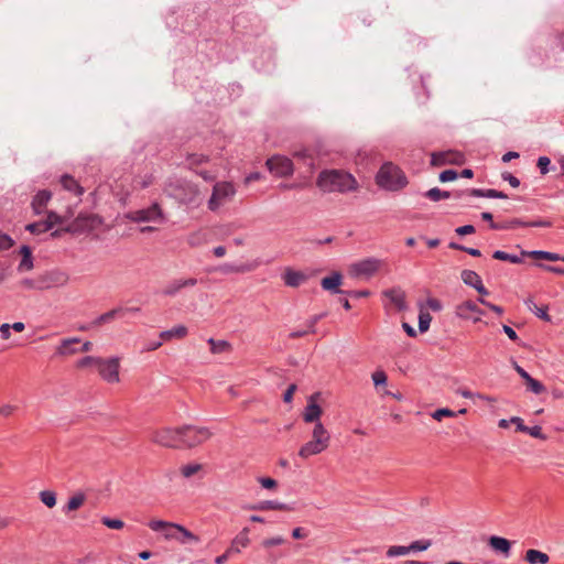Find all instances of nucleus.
I'll use <instances>...</instances> for the list:
<instances>
[{"label": "nucleus", "mask_w": 564, "mask_h": 564, "mask_svg": "<svg viewBox=\"0 0 564 564\" xmlns=\"http://www.w3.org/2000/svg\"><path fill=\"white\" fill-rule=\"evenodd\" d=\"M482 219L488 223L494 230H516L519 228H549L553 221L547 219L524 220L513 217L510 219L501 218V214H481Z\"/></svg>", "instance_id": "f257e3e1"}, {"label": "nucleus", "mask_w": 564, "mask_h": 564, "mask_svg": "<svg viewBox=\"0 0 564 564\" xmlns=\"http://www.w3.org/2000/svg\"><path fill=\"white\" fill-rule=\"evenodd\" d=\"M317 185L325 192H349L357 187V181L347 172L330 170L319 174Z\"/></svg>", "instance_id": "f03ea898"}, {"label": "nucleus", "mask_w": 564, "mask_h": 564, "mask_svg": "<svg viewBox=\"0 0 564 564\" xmlns=\"http://www.w3.org/2000/svg\"><path fill=\"white\" fill-rule=\"evenodd\" d=\"M51 236H58L61 231H77L79 229V225L73 224L68 220L66 216H61L59 214H47V218L42 221L32 223L26 226V230H29L33 235H41L47 231L53 230Z\"/></svg>", "instance_id": "7ed1b4c3"}, {"label": "nucleus", "mask_w": 564, "mask_h": 564, "mask_svg": "<svg viewBox=\"0 0 564 564\" xmlns=\"http://www.w3.org/2000/svg\"><path fill=\"white\" fill-rule=\"evenodd\" d=\"M330 444V434L323 423H316L312 431V438L303 444L299 451V456L307 459L311 456L318 455L326 451Z\"/></svg>", "instance_id": "20e7f679"}, {"label": "nucleus", "mask_w": 564, "mask_h": 564, "mask_svg": "<svg viewBox=\"0 0 564 564\" xmlns=\"http://www.w3.org/2000/svg\"><path fill=\"white\" fill-rule=\"evenodd\" d=\"M376 182L387 191H399L408 184V178L399 166L388 162L378 171Z\"/></svg>", "instance_id": "39448f33"}, {"label": "nucleus", "mask_w": 564, "mask_h": 564, "mask_svg": "<svg viewBox=\"0 0 564 564\" xmlns=\"http://www.w3.org/2000/svg\"><path fill=\"white\" fill-rule=\"evenodd\" d=\"M165 193L180 203L184 205H192L193 207L196 206V202L198 200V191L196 186L183 180L170 182L165 188Z\"/></svg>", "instance_id": "423d86ee"}, {"label": "nucleus", "mask_w": 564, "mask_h": 564, "mask_svg": "<svg viewBox=\"0 0 564 564\" xmlns=\"http://www.w3.org/2000/svg\"><path fill=\"white\" fill-rule=\"evenodd\" d=\"M181 446L195 447L206 442L212 433L207 427L184 425L180 427Z\"/></svg>", "instance_id": "0eeeda50"}, {"label": "nucleus", "mask_w": 564, "mask_h": 564, "mask_svg": "<svg viewBox=\"0 0 564 564\" xmlns=\"http://www.w3.org/2000/svg\"><path fill=\"white\" fill-rule=\"evenodd\" d=\"M236 194V188L230 182H217L214 185L212 196L208 200V208L216 210L231 200Z\"/></svg>", "instance_id": "6e6552de"}, {"label": "nucleus", "mask_w": 564, "mask_h": 564, "mask_svg": "<svg viewBox=\"0 0 564 564\" xmlns=\"http://www.w3.org/2000/svg\"><path fill=\"white\" fill-rule=\"evenodd\" d=\"M126 216L139 225L141 232H152L165 221L164 214H126Z\"/></svg>", "instance_id": "1a4fd4ad"}, {"label": "nucleus", "mask_w": 564, "mask_h": 564, "mask_svg": "<svg viewBox=\"0 0 564 564\" xmlns=\"http://www.w3.org/2000/svg\"><path fill=\"white\" fill-rule=\"evenodd\" d=\"M382 264V261L377 258H367L355 262L349 268V273L354 278H371L378 272Z\"/></svg>", "instance_id": "9d476101"}, {"label": "nucleus", "mask_w": 564, "mask_h": 564, "mask_svg": "<svg viewBox=\"0 0 564 564\" xmlns=\"http://www.w3.org/2000/svg\"><path fill=\"white\" fill-rule=\"evenodd\" d=\"M152 442L164 447H181L180 427H163L153 432Z\"/></svg>", "instance_id": "9b49d317"}, {"label": "nucleus", "mask_w": 564, "mask_h": 564, "mask_svg": "<svg viewBox=\"0 0 564 564\" xmlns=\"http://www.w3.org/2000/svg\"><path fill=\"white\" fill-rule=\"evenodd\" d=\"M119 358L112 357L109 359H99L97 370L99 376L108 383H117L120 381L119 377Z\"/></svg>", "instance_id": "f8f14e48"}, {"label": "nucleus", "mask_w": 564, "mask_h": 564, "mask_svg": "<svg viewBox=\"0 0 564 564\" xmlns=\"http://www.w3.org/2000/svg\"><path fill=\"white\" fill-rule=\"evenodd\" d=\"M42 291L65 286L69 282V275L59 269L46 271L40 274Z\"/></svg>", "instance_id": "ddd939ff"}, {"label": "nucleus", "mask_w": 564, "mask_h": 564, "mask_svg": "<svg viewBox=\"0 0 564 564\" xmlns=\"http://www.w3.org/2000/svg\"><path fill=\"white\" fill-rule=\"evenodd\" d=\"M269 171L279 177L289 176L293 173L292 161L283 155H273L267 160Z\"/></svg>", "instance_id": "4468645a"}, {"label": "nucleus", "mask_w": 564, "mask_h": 564, "mask_svg": "<svg viewBox=\"0 0 564 564\" xmlns=\"http://www.w3.org/2000/svg\"><path fill=\"white\" fill-rule=\"evenodd\" d=\"M484 311L478 307L477 303L467 300L455 306V315L465 321H473L477 323L480 321Z\"/></svg>", "instance_id": "2eb2a0df"}, {"label": "nucleus", "mask_w": 564, "mask_h": 564, "mask_svg": "<svg viewBox=\"0 0 564 564\" xmlns=\"http://www.w3.org/2000/svg\"><path fill=\"white\" fill-rule=\"evenodd\" d=\"M319 393H314L308 398L307 404L303 412V420L306 423H322L321 415L323 414L322 408L317 404Z\"/></svg>", "instance_id": "dca6fc26"}, {"label": "nucleus", "mask_w": 564, "mask_h": 564, "mask_svg": "<svg viewBox=\"0 0 564 564\" xmlns=\"http://www.w3.org/2000/svg\"><path fill=\"white\" fill-rule=\"evenodd\" d=\"M149 527L155 532H161L166 540H178L180 532L177 527L180 524L163 520H152L149 522Z\"/></svg>", "instance_id": "f3484780"}, {"label": "nucleus", "mask_w": 564, "mask_h": 564, "mask_svg": "<svg viewBox=\"0 0 564 564\" xmlns=\"http://www.w3.org/2000/svg\"><path fill=\"white\" fill-rule=\"evenodd\" d=\"M197 284V279L188 278V279H175L170 281L165 288L162 290V294L164 296L174 297L176 296L183 289L192 288Z\"/></svg>", "instance_id": "a211bd4d"}, {"label": "nucleus", "mask_w": 564, "mask_h": 564, "mask_svg": "<svg viewBox=\"0 0 564 564\" xmlns=\"http://www.w3.org/2000/svg\"><path fill=\"white\" fill-rule=\"evenodd\" d=\"M260 264V260H253L251 262L241 264L223 263L216 268V271L223 274L246 273L256 270Z\"/></svg>", "instance_id": "6ab92c4d"}, {"label": "nucleus", "mask_w": 564, "mask_h": 564, "mask_svg": "<svg viewBox=\"0 0 564 564\" xmlns=\"http://www.w3.org/2000/svg\"><path fill=\"white\" fill-rule=\"evenodd\" d=\"M462 162V154L456 151L434 152L431 155L432 165L458 164Z\"/></svg>", "instance_id": "aec40b11"}, {"label": "nucleus", "mask_w": 564, "mask_h": 564, "mask_svg": "<svg viewBox=\"0 0 564 564\" xmlns=\"http://www.w3.org/2000/svg\"><path fill=\"white\" fill-rule=\"evenodd\" d=\"M249 510L267 511V510H282V511H294L293 505L280 502L276 500H262L252 506L246 507Z\"/></svg>", "instance_id": "412c9836"}, {"label": "nucleus", "mask_w": 564, "mask_h": 564, "mask_svg": "<svg viewBox=\"0 0 564 564\" xmlns=\"http://www.w3.org/2000/svg\"><path fill=\"white\" fill-rule=\"evenodd\" d=\"M488 545L496 553L503 555V557L507 558L510 556L511 542L509 540H507L506 538L492 535L488 540Z\"/></svg>", "instance_id": "4be33fe9"}, {"label": "nucleus", "mask_w": 564, "mask_h": 564, "mask_svg": "<svg viewBox=\"0 0 564 564\" xmlns=\"http://www.w3.org/2000/svg\"><path fill=\"white\" fill-rule=\"evenodd\" d=\"M341 281L343 275L339 272H333L330 275L322 279L321 285L324 290L333 294H341L344 293V291L339 289Z\"/></svg>", "instance_id": "5701e85b"}, {"label": "nucleus", "mask_w": 564, "mask_h": 564, "mask_svg": "<svg viewBox=\"0 0 564 564\" xmlns=\"http://www.w3.org/2000/svg\"><path fill=\"white\" fill-rule=\"evenodd\" d=\"M383 295L389 299V301L399 310V311H405L406 310V303H405V292L401 290L400 288H393L383 291Z\"/></svg>", "instance_id": "b1692460"}, {"label": "nucleus", "mask_w": 564, "mask_h": 564, "mask_svg": "<svg viewBox=\"0 0 564 564\" xmlns=\"http://www.w3.org/2000/svg\"><path fill=\"white\" fill-rule=\"evenodd\" d=\"M250 529L243 528L231 541V545L228 549V552L231 553H240L241 549L248 546L250 543L249 539Z\"/></svg>", "instance_id": "393cba45"}, {"label": "nucleus", "mask_w": 564, "mask_h": 564, "mask_svg": "<svg viewBox=\"0 0 564 564\" xmlns=\"http://www.w3.org/2000/svg\"><path fill=\"white\" fill-rule=\"evenodd\" d=\"M522 256H527L529 258L538 259V260H547V261H563L564 262V256H561L560 253L544 251V250H522Z\"/></svg>", "instance_id": "a878e982"}, {"label": "nucleus", "mask_w": 564, "mask_h": 564, "mask_svg": "<svg viewBox=\"0 0 564 564\" xmlns=\"http://www.w3.org/2000/svg\"><path fill=\"white\" fill-rule=\"evenodd\" d=\"M59 183L65 191L76 196H80L84 193V187L69 174L62 175Z\"/></svg>", "instance_id": "bb28decb"}, {"label": "nucleus", "mask_w": 564, "mask_h": 564, "mask_svg": "<svg viewBox=\"0 0 564 564\" xmlns=\"http://www.w3.org/2000/svg\"><path fill=\"white\" fill-rule=\"evenodd\" d=\"M467 197H486V198H507L508 196L503 192L497 189H468L463 193Z\"/></svg>", "instance_id": "cd10ccee"}, {"label": "nucleus", "mask_w": 564, "mask_h": 564, "mask_svg": "<svg viewBox=\"0 0 564 564\" xmlns=\"http://www.w3.org/2000/svg\"><path fill=\"white\" fill-rule=\"evenodd\" d=\"M80 343V339L77 337L66 338L61 341V345L57 347V354L61 356H69L78 352L76 346Z\"/></svg>", "instance_id": "c85d7f7f"}, {"label": "nucleus", "mask_w": 564, "mask_h": 564, "mask_svg": "<svg viewBox=\"0 0 564 564\" xmlns=\"http://www.w3.org/2000/svg\"><path fill=\"white\" fill-rule=\"evenodd\" d=\"M306 280V275L300 271H294L292 269H286L283 274V281L285 285L291 288H296L301 285Z\"/></svg>", "instance_id": "c756f323"}, {"label": "nucleus", "mask_w": 564, "mask_h": 564, "mask_svg": "<svg viewBox=\"0 0 564 564\" xmlns=\"http://www.w3.org/2000/svg\"><path fill=\"white\" fill-rule=\"evenodd\" d=\"M52 198V193L47 189L39 191L37 194L32 199V208L33 212H40L42 208L46 206V204Z\"/></svg>", "instance_id": "7c9ffc66"}, {"label": "nucleus", "mask_w": 564, "mask_h": 564, "mask_svg": "<svg viewBox=\"0 0 564 564\" xmlns=\"http://www.w3.org/2000/svg\"><path fill=\"white\" fill-rule=\"evenodd\" d=\"M525 561L530 564H546L550 557L546 553L539 550L530 549L525 552Z\"/></svg>", "instance_id": "2f4dec72"}, {"label": "nucleus", "mask_w": 564, "mask_h": 564, "mask_svg": "<svg viewBox=\"0 0 564 564\" xmlns=\"http://www.w3.org/2000/svg\"><path fill=\"white\" fill-rule=\"evenodd\" d=\"M524 304L528 310L532 312L536 317L543 319L544 322H551V316L547 314V306L539 307L532 299H527Z\"/></svg>", "instance_id": "473e14b6"}, {"label": "nucleus", "mask_w": 564, "mask_h": 564, "mask_svg": "<svg viewBox=\"0 0 564 564\" xmlns=\"http://www.w3.org/2000/svg\"><path fill=\"white\" fill-rule=\"evenodd\" d=\"M187 335V328L184 325L174 326L171 329L163 330L160 333V338L163 340H170L172 338H183Z\"/></svg>", "instance_id": "72a5a7b5"}, {"label": "nucleus", "mask_w": 564, "mask_h": 564, "mask_svg": "<svg viewBox=\"0 0 564 564\" xmlns=\"http://www.w3.org/2000/svg\"><path fill=\"white\" fill-rule=\"evenodd\" d=\"M424 196L433 202H438L441 199L449 198L452 196L459 197L457 193H451L447 191H442L438 187H434L425 192Z\"/></svg>", "instance_id": "f704fd0d"}, {"label": "nucleus", "mask_w": 564, "mask_h": 564, "mask_svg": "<svg viewBox=\"0 0 564 564\" xmlns=\"http://www.w3.org/2000/svg\"><path fill=\"white\" fill-rule=\"evenodd\" d=\"M460 278L466 285H469L474 289H476V285H479L482 282L479 274L473 270H463Z\"/></svg>", "instance_id": "c9c22d12"}, {"label": "nucleus", "mask_w": 564, "mask_h": 564, "mask_svg": "<svg viewBox=\"0 0 564 564\" xmlns=\"http://www.w3.org/2000/svg\"><path fill=\"white\" fill-rule=\"evenodd\" d=\"M524 257L525 256H522V253L520 256H517V254L508 253L502 250H496L492 254L494 259H497L500 261H508V262L516 263V264L522 263Z\"/></svg>", "instance_id": "e433bc0d"}, {"label": "nucleus", "mask_w": 564, "mask_h": 564, "mask_svg": "<svg viewBox=\"0 0 564 564\" xmlns=\"http://www.w3.org/2000/svg\"><path fill=\"white\" fill-rule=\"evenodd\" d=\"M85 502V495L82 492H78L74 496H72L66 506L64 507L65 512H70L79 509Z\"/></svg>", "instance_id": "4c0bfd02"}, {"label": "nucleus", "mask_w": 564, "mask_h": 564, "mask_svg": "<svg viewBox=\"0 0 564 564\" xmlns=\"http://www.w3.org/2000/svg\"><path fill=\"white\" fill-rule=\"evenodd\" d=\"M207 343L209 344L210 351L213 354H221L231 349V345L227 340H216L214 338H209Z\"/></svg>", "instance_id": "58836bf2"}, {"label": "nucleus", "mask_w": 564, "mask_h": 564, "mask_svg": "<svg viewBox=\"0 0 564 564\" xmlns=\"http://www.w3.org/2000/svg\"><path fill=\"white\" fill-rule=\"evenodd\" d=\"M122 310L121 308H113V310H110L104 314H101L100 316H98L94 322H93V325L94 326H100L105 323H108V322H111L112 319H115L117 317V315L121 312Z\"/></svg>", "instance_id": "ea45409f"}, {"label": "nucleus", "mask_w": 564, "mask_h": 564, "mask_svg": "<svg viewBox=\"0 0 564 564\" xmlns=\"http://www.w3.org/2000/svg\"><path fill=\"white\" fill-rule=\"evenodd\" d=\"M527 389L533 392L534 394H541L545 391V387L536 379L531 376L524 380Z\"/></svg>", "instance_id": "a19ab883"}, {"label": "nucleus", "mask_w": 564, "mask_h": 564, "mask_svg": "<svg viewBox=\"0 0 564 564\" xmlns=\"http://www.w3.org/2000/svg\"><path fill=\"white\" fill-rule=\"evenodd\" d=\"M178 529V540L180 542L182 543H185V542H195L197 543L199 541L198 536L195 535L194 533H192L191 531H188L186 528H184L183 525L180 524V527H177Z\"/></svg>", "instance_id": "79ce46f5"}, {"label": "nucleus", "mask_w": 564, "mask_h": 564, "mask_svg": "<svg viewBox=\"0 0 564 564\" xmlns=\"http://www.w3.org/2000/svg\"><path fill=\"white\" fill-rule=\"evenodd\" d=\"M40 499L47 508H53L56 505V494L52 490L41 491Z\"/></svg>", "instance_id": "37998d69"}, {"label": "nucleus", "mask_w": 564, "mask_h": 564, "mask_svg": "<svg viewBox=\"0 0 564 564\" xmlns=\"http://www.w3.org/2000/svg\"><path fill=\"white\" fill-rule=\"evenodd\" d=\"M432 322V316L429 312L421 311L419 314V330L425 333L429 330Z\"/></svg>", "instance_id": "c03bdc74"}, {"label": "nucleus", "mask_w": 564, "mask_h": 564, "mask_svg": "<svg viewBox=\"0 0 564 564\" xmlns=\"http://www.w3.org/2000/svg\"><path fill=\"white\" fill-rule=\"evenodd\" d=\"M409 553H410L409 546L393 545L388 549L387 556L388 557L403 556Z\"/></svg>", "instance_id": "a18cd8bd"}, {"label": "nucleus", "mask_w": 564, "mask_h": 564, "mask_svg": "<svg viewBox=\"0 0 564 564\" xmlns=\"http://www.w3.org/2000/svg\"><path fill=\"white\" fill-rule=\"evenodd\" d=\"M21 286L28 290H39L42 291L40 275L35 279H23L20 282Z\"/></svg>", "instance_id": "49530a36"}, {"label": "nucleus", "mask_w": 564, "mask_h": 564, "mask_svg": "<svg viewBox=\"0 0 564 564\" xmlns=\"http://www.w3.org/2000/svg\"><path fill=\"white\" fill-rule=\"evenodd\" d=\"M409 546L410 552H421L425 551L431 546L430 540H417L412 542Z\"/></svg>", "instance_id": "de8ad7c7"}, {"label": "nucleus", "mask_w": 564, "mask_h": 564, "mask_svg": "<svg viewBox=\"0 0 564 564\" xmlns=\"http://www.w3.org/2000/svg\"><path fill=\"white\" fill-rule=\"evenodd\" d=\"M202 469L200 464H187L181 468V473L185 478H189Z\"/></svg>", "instance_id": "09e8293b"}, {"label": "nucleus", "mask_w": 564, "mask_h": 564, "mask_svg": "<svg viewBox=\"0 0 564 564\" xmlns=\"http://www.w3.org/2000/svg\"><path fill=\"white\" fill-rule=\"evenodd\" d=\"M456 415H457L456 412H454L447 408L437 409L432 413V417L436 421H441L445 416L455 417Z\"/></svg>", "instance_id": "8fccbe9b"}, {"label": "nucleus", "mask_w": 564, "mask_h": 564, "mask_svg": "<svg viewBox=\"0 0 564 564\" xmlns=\"http://www.w3.org/2000/svg\"><path fill=\"white\" fill-rule=\"evenodd\" d=\"M102 524H105L109 529L120 530L124 527V523L120 519H111L108 517H104L101 519Z\"/></svg>", "instance_id": "3c124183"}, {"label": "nucleus", "mask_w": 564, "mask_h": 564, "mask_svg": "<svg viewBox=\"0 0 564 564\" xmlns=\"http://www.w3.org/2000/svg\"><path fill=\"white\" fill-rule=\"evenodd\" d=\"M99 359H100L99 357L86 356L77 361V367L78 368H86V367H90V366L97 367Z\"/></svg>", "instance_id": "603ef678"}, {"label": "nucleus", "mask_w": 564, "mask_h": 564, "mask_svg": "<svg viewBox=\"0 0 564 564\" xmlns=\"http://www.w3.org/2000/svg\"><path fill=\"white\" fill-rule=\"evenodd\" d=\"M523 433H528L532 437L545 441L546 435L542 432L541 426L534 425V426H527V430L523 431Z\"/></svg>", "instance_id": "864d4df0"}, {"label": "nucleus", "mask_w": 564, "mask_h": 564, "mask_svg": "<svg viewBox=\"0 0 564 564\" xmlns=\"http://www.w3.org/2000/svg\"><path fill=\"white\" fill-rule=\"evenodd\" d=\"M373 384L376 387L383 386L387 383V375L383 370H377L371 376Z\"/></svg>", "instance_id": "5fc2aeb1"}, {"label": "nucleus", "mask_w": 564, "mask_h": 564, "mask_svg": "<svg viewBox=\"0 0 564 564\" xmlns=\"http://www.w3.org/2000/svg\"><path fill=\"white\" fill-rule=\"evenodd\" d=\"M14 241L9 235L0 231V251L10 249Z\"/></svg>", "instance_id": "6e6d98bb"}, {"label": "nucleus", "mask_w": 564, "mask_h": 564, "mask_svg": "<svg viewBox=\"0 0 564 564\" xmlns=\"http://www.w3.org/2000/svg\"><path fill=\"white\" fill-rule=\"evenodd\" d=\"M258 481L263 488L269 490H273L278 487L276 480L270 477H259Z\"/></svg>", "instance_id": "4d7b16f0"}, {"label": "nucleus", "mask_w": 564, "mask_h": 564, "mask_svg": "<svg viewBox=\"0 0 564 564\" xmlns=\"http://www.w3.org/2000/svg\"><path fill=\"white\" fill-rule=\"evenodd\" d=\"M33 268V259L31 257H22L18 270L20 272L30 271Z\"/></svg>", "instance_id": "13d9d810"}, {"label": "nucleus", "mask_w": 564, "mask_h": 564, "mask_svg": "<svg viewBox=\"0 0 564 564\" xmlns=\"http://www.w3.org/2000/svg\"><path fill=\"white\" fill-rule=\"evenodd\" d=\"M550 164H551V160H550L547 156H540V158L538 159V167L540 169V172H541V174H543V175H544V174H546V173H549V171H550V169H549Z\"/></svg>", "instance_id": "bf43d9fd"}, {"label": "nucleus", "mask_w": 564, "mask_h": 564, "mask_svg": "<svg viewBox=\"0 0 564 564\" xmlns=\"http://www.w3.org/2000/svg\"><path fill=\"white\" fill-rule=\"evenodd\" d=\"M457 178V172L454 170H445L440 174L441 182H452Z\"/></svg>", "instance_id": "052dcab7"}, {"label": "nucleus", "mask_w": 564, "mask_h": 564, "mask_svg": "<svg viewBox=\"0 0 564 564\" xmlns=\"http://www.w3.org/2000/svg\"><path fill=\"white\" fill-rule=\"evenodd\" d=\"M284 542H285V540L282 536H273V538L263 540L262 545L264 547H271L274 545L283 544Z\"/></svg>", "instance_id": "680f3d73"}, {"label": "nucleus", "mask_w": 564, "mask_h": 564, "mask_svg": "<svg viewBox=\"0 0 564 564\" xmlns=\"http://www.w3.org/2000/svg\"><path fill=\"white\" fill-rule=\"evenodd\" d=\"M426 305L434 312H440L443 308L442 302L435 297L427 299Z\"/></svg>", "instance_id": "e2e57ef3"}, {"label": "nucleus", "mask_w": 564, "mask_h": 564, "mask_svg": "<svg viewBox=\"0 0 564 564\" xmlns=\"http://www.w3.org/2000/svg\"><path fill=\"white\" fill-rule=\"evenodd\" d=\"M187 160L191 165H198V164L206 162L208 160V158L203 154H192L188 156Z\"/></svg>", "instance_id": "0e129e2a"}, {"label": "nucleus", "mask_w": 564, "mask_h": 564, "mask_svg": "<svg viewBox=\"0 0 564 564\" xmlns=\"http://www.w3.org/2000/svg\"><path fill=\"white\" fill-rule=\"evenodd\" d=\"M478 302L481 303L482 305H486L498 315H501L503 313V308L501 306L487 302L484 297H479Z\"/></svg>", "instance_id": "69168bd1"}, {"label": "nucleus", "mask_w": 564, "mask_h": 564, "mask_svg": "<svg viewBox=\"0 0 564 564\" xmlns=\"http://www.w3.org/2000/svg\"><path fill=\"white\" fill-rule=\"evenodd\" d=\"M536 265L542 268L543 270H545L547 272H552V273H555V274L564 275V268L553 267V265L542 264V263H538Z\"/></svg>", "instance_id": "338daca9"}, {"label": "nucleus", "mask_w": 564, "mask_h": 564, "mask_svg": "<svg viewBox=\"0 0 564 564\" xmlns=\"http://www.w3.org/2000/svg\"><path fill=\"white\" fill-rule=\"evenodd\" d=\"M502 178L507 181L512 187H518L520 185V180L511 173H502Z\"/></svg>", "instance_id": "774afa93"}]
</instances>
